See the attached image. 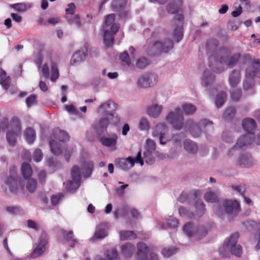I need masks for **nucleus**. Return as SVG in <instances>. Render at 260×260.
<instances>
[{
    "mask_svg": "<svg viewBox=\"0 0 260 260\" xmlns=\"http://www.w3.org/2000/svg\"><path fill=\"white\" fill-rule=\"evenodd\" d=\"M115 20V15L114 14H110L105 16V24L103 25V29H107V27L112 25Z\"/></svg>",
    "mask_w": 260,
    "mask_h": 260,
    "instance_id": "obj_54",
    "label": "nucleus"
},
{
    "mask_svg": "<svg viewBox=\"0 0 260 260\" xmlns=\"http://www.w3.org/2000/svg\"><path fill=\"white\" fill-rule=\"evenodd\" d=\"M182 0H171L167 7L169 13L174 14L177 12L182 5Z\"/></svg>",
    "mask_w": 260,
    "mask_h": 260,
    "instance_id": "obj_27",
    "label": "nucleus"
},
{
    "mask_svg": "<svg viewBox=\"0 0 260 260\" xmlns=\"http://www.w3.org/2000/svg\"><path fill=\"white\" fill-rule=\"evenodd\" d=\"M104 43L106 47H111L113 44L114 36L109 29H104Z\"/></svg>",
    "mask_w": 260,
    "mask_h": 260,
    "instance_id": "obj_35",
    "label": "nucleus"
},
{
    "mask_svg": "<svg viewBox=\"0 0 260 260\" xmlns=\"http://www.w3.org/2000/svg\"><path fill=\"white\" fill-rule=\"evenodd\" d=\"M71 174L72 180L63 183V185L67 190L73 191L78 189L80 185L81 175L80 168L77 166H73Z\"/></svg>",
    "mask_w": 260,
    "mask_h": 260,
    "instance_id": "obj_8",
    "label": "nucleus"
},
{
    "mask_svg": "<svg viewBox=\"0 0 260 260\" xmlns=\"http://www.w3.org/2000/svg\"><path fill=\"white\" fill-rule=\"evenodd\" d=\"M204 198L207 202L211 203L216 202L218 200L217 192H214L209 190L205 193Z\"/></svg>",
    "mask_w": 260,
    "mask_h": 260,
    "instance_id": "obj_43",
    "label": "nucleus"
},
{
    "mask_svg": "<svg viewBox=\"0 0 260 260\" xmlns=\"http://www.w3.org/2000/svg\"><path fill=\"white\" fill-rule=\"evenodd\" d=\"M213 122L207 119H203L198 123H195L192 119L187 120L185 123V128L189 129L191 135L194 138L199 137L202 133V127L210 125L213 129Z\"/></svg>",
    "mask_w": 260,
    "mask_h": 260,
    "instance_id": "obj_3",
    "label": "nucleus"
},
{
    "mask_svg": "<svg viewBox=\"0 0 260 260\" xmlns=\"http://www.w3.org/2000/svg\"><path fill=\"white\" fill-rule=\"evenodd\" d=\"M139 163L141 166L144 164L143 161L141 158V153L139 151L135 159L131 157H128L126 158H120L116 160V167L123 170H127L132 168L135 163Z\"/></svg>",
    "mask_w": 260,
    "mask_h": 260,
    "instance_id": "obj_10",
    "label": "nucleus"
},
{
    "mask_svg": "<svg viewBox=\"0 0 260 260\" xmlns=\"http://www.w3.org/2000/svg\"><path fill=\"white\" fill-rule=\"evenodd\" d=\"M166 120L176 130L181 129L184 124L183 112L180 108L170 112L166 117Z\"/></svg>",
    "mask_w": 260,
    "mask_h": 260,
    "instance_id": "obj_5",
    "label": "nucleus"
},
{
    "mask_svg": "<svg viewBox=\"0 0 260 260\" xmlns=\"http://www.w3.org/2000/svg\"><path fill=\"white\" fill-rule=\"evenodd\" d=\"M153 152L145 151L144 153L143 159L148 165H151L154 161V157L153 156Z\"/></svg>",
    "mask_w": 260,
    "mask_h": 260,
    "instance_id": "obj_56",
    "label": "nucleus"
},
{
    "mask_svg": "<svg viewBox=\"0 0 260 260\" xmlns=\"http://www.w3.org/2000/svg\"><path fill=\"white\" fill-rule=\"evenodd\" d=\"M168 132L167 125L164 123L157 124L153 129L152 136L154 137L159 138V143L161 145H165L166 141H163V139H166V135Z\"/></svg>",
    "mask_w": 260,
    "mask_h": 260,
    "instance_id": "obj_17",
    "label": "nucleus"
},
{
    "mask_svg": "<svg viewBox=\"0 0 260 260\" xmlns=\"http://www.w3.org/2000/svg\"><path fill=\"white\" fill-rule=\"evenodd\" d=\"M182 109L186 115L192 114L197 110L196 107L191 104H187L182 105Z\"/></svg>",
    "mask_w": 260,
    "mask_h": 260,
    "instance_id": "obj_47",
    "label": "nucleus"
},
{
    "mask_svg": "<svg viewBox=\"0 0 260 260\" xmlns=\"http://www.w3.org/2000/svg\"><path fill=\"white\" fill-rule=\"evenodd\" d=\"M116 108V104L111 101H108L100 106L99 112L103 114V116L111 118L112 123L116 124L120 121V118L114 112Z\"/></svg>",
    "mask_w": 260,
    "mask_h": 260,
    "instance_id": "obj_4",
    "label": "nucleus"
},
{
    "mask_svg": "<svg viewBox=\"0 0 260 260\" xmlns=\"http://www.w3.org/2000/svg\"><path fill=\"white\" fill-rule=\"evenodd\" d=\"M252 141L255 142L257 145H260V136L257 138H254L252 133H247L240 137L236 144L234 147L229 151L228 154L229 156L233 155L232 152L238 148H244L245 147L250 145Z\"/></svg>",
    "mask_w": 260,
    "mask_h": 260,
    "instance_id": "obj_7",
    "label": "nucleus"
},
{
    "mask_svg": "<svg viewBox=\"0 0 260 260\" xmlns=\"http://www.w3.org/2000/svg\"><path fill=\"white\" fill-rule=\"evenodd\" d=\"M163 107L157 104H152L148 106L147 113L150 116L156 118L158 117L162 110Z\"/></svg>",
    "mask_w": 260,
    "mask_h": 260,
    "instance_id": "obj_23",
    "label": "nucleus"
},
{
    "mask_svg": "<svg viewBox=\"0 0 260 260\" xmlns=\"http://www.w3.org/2000/svg\"><path fill=\"white\" fill-rule=\"evenodd\" d=\"M136 238V235L133 231H122L119 233V238L120 240H132Z\"/></svg>",
    "mask_w": 260,
    "mask_h": 260,
    "instance_id": "obj_41",
    "label": "nucleus"
},
{
    "mask_svg": "<svg viewBox=\"0 0 260 260\" xmlns=\"http://www.w3.org/2000/svg\"><path fill=\"white\" fill-rule=\"evenodd\" d=\"M108 225L102 223L97 226L93 238L94 239H103L107 236Z\"/></svg>",
    "mask_w": 260,
    "mask_h": 260,
    "instance_id": "obj_25",
    "label": "nucleus"
},
{
    "mask_svg": "<svg viewBox=\"0 0 260 260\" xmlns=\"http://www.w3.org/2000/svg\"><path fill=\"white\" fill-rule=\"evenodd\" d=\"M226 98V94L224 91H220L217 94L215 99V104L218 108H220L223 104Z\"/></svg>",
    "mask_w": 260,
    "mask_h": 260,
    "instance_id": "obj_44",
    "label": "nucleus"
},
{
    "mask_svg": "<svg viewBox=\"0 0 260 260\" xmlns=\"http://www.w3.org/2000/svg\"><path fill=\"white\" fill-rule=\"evenodd\" d=\"M11 7L16 10L22 12L26 10V5L24 3H17L11 5Z\"/></svg>",
    "mask_w": 260,
    "mask_h": 260,
    "instance_id": "obj_64",
    "label": "nucleus"
},
{
    "mask_svg": "<svg viewBox=\"0 0 260 260\" xmlns=\"http://www.w3.org/2000/svg\"><path fill=\"white\" fill-rule=\"evenodd\" d=\"M11 131L7 132L6 138L8 142L11 145H14L16 137L21 134V127L18 118L13 117L10 122Z\"/></svg>",
    "mask_w": 260,
    "mask_h": 260,
    "instance_id": "obj_9",
    "label": "nucleus"
},
{
    "mask_svg": "<svg viewBox=\"0 0 260 260\" xmlns=\"http://www.w3.org/2000/svg\"><path fill=\"white\" fill-rule=\"evenodd\" d=\"M5 183L9 186L11 192L16 193L19 185H21L20 179L17 175L16 169L13 166L10 168V176L5 181Z\"/></svg>",
    "mask_w": 260,
    "mask_h": 260,
    "instance_id": "obj_11",
    "label": "nucleus"
},
{
    "mask_svg": "<svg viewBox=\"0 0 260 260\" xmlns=\"http://www.w3.org/2000/svg\"><path fill=\"white\" fill-rule=\"evenodd\" d=\"M231 97L233 101H238L241 97L242 91L240 88L233 87L230 91Z\"/></svg>",
    "mask_w": 260,
    "mask_h": 260,
    "instance_id": "obj_46",
    "label": "nucleus"
},
{
    "mask_svg": "<svg viewBox=\"0 0 260 260\" xmlns=\"http://www.w3.org/2000/svg\"><path fill=\"white\" fill-rule=\"evenodd\" d=\"M50 149L52 153L58 155L63 153L62 146L54 140H51L49 142Z\"/></svg>",
    "mask_w": 260,
    "mask_h": 260,
    "instance_id": "obj_32",
    "label": "nucleus"
},
{
    "mask_svg": "<svg viewBox=\"0 0 260 260\" xmlns=\"http://www.w3.org/2000/svg\"><path fill=\"white\" fill-rule=\"evenodd\" d=\"M37 187V181L34 179H29L26 183V188L30 193L35 191Z\"/></svg>",
    "mask_w": 260,
    "mask_h": 260,
    "instance_id": "obj_49",
    "label": "nucleus"
},
{
    "mask_svg": "<svg viewBox=\"0 0 260 260\" xmlns=\"http://www.w3.org/2000/svg\"><path fill=\"white\" fill-rule=\"evenodd\" d=\"M246 73L250 78H260V59H252L251 65L247 68Z\"/></svg>",
    "mask_w": 260,
    "mask_h": 260,
    "instance_id": "obj_19",
    "label": "nucleus"
},
{
    "mask_svg": "<svg viewBox=\"0 0 260 260\" xmlns=\"http://www.w3.org/2000/svg\"><path fill=\"white\" fill-rule=\"evenodd\" d=\"M43 158V153L41 149L37 148L34 151L33 154V159L36 162L40 161Z\"/></svg>",
    "mask_w": 260,
    "mask_h": 260,
    "instance_id": "obj_60",
    "label": "nucleus"
},
{
    "mask_svg": "<svg viewBox=\"0 0 260 260\" xmlns=\"http://www.w3.org/2000/svg\"><path fill=\"white\" fill-rule=\"evenodd\" d=\"M167 48V47H162L159 43V41H154L148 46L146 51L149 55L158 56L162 52L167 53L168 51Z\"/></svg>",
    "mask_w": 260,
    "mask_h": 260,
    "instance_id": "obj_18",
    "label": "nucleus"
},
{
    "mask_svg": "<svg viewBox=\"0 0 260 260\" xmlns=\"http://www.w3.org/2000/svg\"><path fill=\"white\" fill-rule=\"evenodd\" d=\"M235 112L234 108L229 107L225 110L222 118L225 120H230L234 116Z\"/></svg>",
    "mask_w": 260,
    "mask_h": 260,
    "instance_id": "obj_48",
    "label": "nucleus"
},
{
    "mask_svg": "<svg viewBox=\"0 0 260 260\" xmlns=\"http://www.w3.org/2000/svg\"><path fill=\"white\" fill-rule=\"evenodd\" d=\"M254 78H250L247 77L246 74L245 75V79L243 81V89L245 90H248L251 88L253 85V79Z\"/></svg>",
    "mask_w": 260,
    "mask_h": 260,
    "instance_id": "obj_53",
    "label": "nucleus"
},
{
    "mask_svg": "<svg viewBox=\"0 0 260 260\" xmlns=\"http://www.w3.org/2000/svg\"><path fill=\"white\" fill-rule=\"evenodd\" d=\"M177 249L174 247L165 248L161 251V253L165 257H169L176 253Z\"/></svg>",
    "mask_w": 260,
    "mask_h": 260,
    "instance_id": "obj_57",
    "label": "nucleus"
},
{
    "mask_svg": "<svg viewBox=\"0 0 260 260\" xmlns=\"http://www.w3.org/2000/svg\"><path fill=\"white\" fill-rule=\"evenodd\" d=\"M159 43L162 45V47H167V53H168L169 51L173 47V42L170 39H166L163 42L159 41Z\"/></svg>",
    "mask_w": 260,
    "mask_h": 260,
    "instance_id": "obj_63",
    "label": "nucleus"
},
{
    "mask_svg": "<svg viewBox=\"0 0 260 260\" xmlns=\"http://www.w3.org/2000/svg\"><path fill=\"white\" fill-rule=\"evenodd\" d=\"M222 207L229 218L235 216L240 211V204L236 200H225L222 202Z\"/></svg>",
    "mask_w": 260,
    "mask_h": 260,
    "instance_id": "obj_12",
    "label": "nucleus"
},
{
    "mask_svg": "<svg viewBox=\"0 0 260 260\" xmlns=\"http://www.w3.org/2000/svg\"><path fill=\"white\" fill-rule=\"evenodd\" d=\"M24 136L26 140L29 144L33 143L36 139V133L31 127H28L26 129L24 132Z\"/></svg>",
    "mask_w": 260,
    "mask_h": 260,
    "instance_id": "obj_40",
    "label": "nucleus"
},
{
    "mask_svg": "<svg viewBox=\"0 0 260 260\" xmlns=\"http://www.w3.org/2000/svg\"><path fill=\"white\" fill-rule=\"evenodd\" d=\"M6 211L10 214L16 215L23 212L22 209L19 206H7Z\"/></svg>",
    "mask_w": 260,
    "mask_h": 260,
    "instance_id": "obj_52",
    "label": "nucleus"
},
{
    "mask_svg": "<svg viewBox=\"0 0 260 260\" xmlns=\"http://www.w3.org/2000/svg\"><path fill=\"white\" fill-rule=\"evenodd\" d=\"M157 82V76L153 73H146L141 75L137 81L139 88H145L153 86Z\"/></svg>",
    "mask_w": 260,
    "mask_h": 260,
    "instance_id": "obj_13",
    "label": "nucleus"
},
{
    "mask_svg": "<svg viewBox=\"0 0 260 260\" xmlns=\"http://www.w3.org/2000/svg\"><path fill=\"white\" fill-rule=\"evenodd\" d=\"M137 257L139 260H148V254L151 252L146 244L141 242L138 244Z\"/></svg>",
    "mask_w": 260,
    "mask_h": 260,
    "instance_id": "obj_21",
    "label": "nucleus"
},
{
    "mask_svg": "<svg viewBox=\"0 0 260 260\" xmlns=\"http://www.w3.org/2000/svg\"><path fill=\"white\" fill-rule=\"evenodd\" d=\"M218 45V41L211 39L209 40L206 43V49L208 54H210V59H211L213 53L215 51Z\"/></svg>",
    "mask_w": 260,
    "mask_h": 260,
    "instance_id": "obj_31",
    "label": "nucleus"
},
{
    "mask_svg": "<svg viewBox=\"0 0 260 260\" xmlns=\"http://www.w3.org/2000/svg\"><path fill=\"white\" fill-rule=\"evenodd\" d=\"M155 148H156V144L155 142L151 140L150 139H148L146 141V150L147 151L152 152L154 154L157 153L158 152L155 151Z\"/></svg>",
    "mask_w": 260,
    "mask_h": 260,
    "instance_id": "obj_55",
    "label": "nucleus"
},
{
    "mask_svg": "<svg viewBox=\"0 0 260 260\" xmlns=\"http://www.w3.org/2000/svg\"><path fill=\"white\" fill-rule=\"evenodd\" d=\"M21 173L25 179H27L31 176V167L27 163L23 162L21 165Z\"/></svg>",
    "mask_w": 260,
    "mask_h": 260,
    "instance_id": "obj_42",
    "label": "nucleus"
},
{
    "mask_svg": "<svg viewBox=\"0 0 260 260\" xmlns=\"http://www.w3.org/2000/svg\"><path fill=\"white\" fill-rule=\"evenodd\" d=\"M215 79L214 75L209 71L206 70L204 71L202 77V84L207 86L213 83Z\"/></svg>",
    "mask_w": 260,
    "mask_h": 260,
    "instance_id": "obj_33",
    "label": "nucleus"
},
{
    "mask_svg": "<svg viewBox=\"0 0 260 260\" xmlns=\"http://www.w3.org/2000/svg\"><path fill=\"white\" fill-rule=\"evenodd\" d=\"M196 215L199 217L202 216L205 212V205L201 200H197L195 203Z\"/></svg>",
    "mask_w": 260,
    "mask_h": 260,
    "instance_id": "obj_37",
    "label": "nucleus"
},
{
    "mask_svg": "<svg viewBox=\"0 0 260 260\" xmlns=\"http://www.w3.org/2000/svg\"><path fill=\"white\" fill-rule=\"evenodd\" d=\"M135 246L130 243H127L121 247V252L126 257H131L135 251Z\"/></svg>",
    "mask_w": 260,
    "mask_h": 260,
    "instance_id": "obj_36",
    "label": "nucleus"
},
{
    "mask_svg": "<svg viewBox=\"0 0 260 260\" xmlns=\"http://www.w3.org/2000/svg\"><path fill=\"white\" fill-rule=\"evenodd\" d=\"M86 54L85 51L79 50L76 52L72 56L71 60V63L73 65L79 63L85 60Z\"/></svg>",
    "mask_w": 260,
    "mask_h": 260,
    "instance_id": "obj_29",
    "label": "nucleus"
},
{
    "mask_svg": "<svg viewBox=\"0 0 260 260\" xmlns=\"http://www.w3.org/2000/svg\"><path fill=\"white\" fill-rule=\"evenodd\" d=\"M107 255L108 260L116 259L118 256V253L115 249H111L107 251Z\"/></svg>",
    "mask_w": 260,
    "mask_h": 260,
    "instance_id": "obj_59",
    "label": "nucleus"
},
{
    "mask_svg": "<svg viewBox=\"0 0 260 260\" xmlns=\"http://www.w3.org/2000/svg\"><path fill=\"white\" fill-rule=\"evenodd\" d=\"M220 56L217 58L220 63H223L229 67H234L237 63L241 57L239 53L230 55L229 51L225 48H221L219 50Z\"/></svg>",
    "mask_w": 260,
    "mask_h": 260,
    "instance_id": "obj_6",
    "label": "nucleus"
},
{
    "mask_svg": "<svg viewBox=\"0 0 260 260\" xmlns=\"http://www.w3.org/2000/svg\"><path fill=\"white\" fill-rule=\"evenodd\" d=\"M237 165L241 167L248 168L254 165V161L251 155L248 153L242 154L237 160Z\"/></svg>",
    "mask_w": 260,
    "mask_h": 260,
    "instance_id": "obj_20",
    "label": "nucleus"
},
{
    "mask_svg": "<svg viewBox=\"0 0 260 260\" xmlns=\"http://www.w3.org/2000/svg\"><path fill=\"white\" fill-rule=\"evenodd\" d=\"M184 148L190 154H194L198 151V146L196 143L190 140L184 142Z\"/></svg>",
    "mask_w": 260,
    "mask_h": 260,
    "instance_id": "obj_34",
    "label": "nucleus"
},
{
    "mask_svg": "<svg viewBox=\"0 0 260 260\" xmlns=\"http://www.w3.org/2000/svg\"><path fill=\"white\" fill-rule=\"evenodd\" d=\"M125 5V0H114L111 4V8L115 12H120L123 10Z\"/></svg>",
    "mask_w": 260,
    "mask_h": 260,
    "instance_id": "obj_39",
    "label": "nucleus"
},
{
    "mask_svg": "<svg viewBox=\"0 0 260 260\" xmlns=\"http://www.w3.org/2000/svg\"><path fill=\"white\" fill-rule=\"evenodd\" d=\"M117 136L116 135H113L111 138L106 137L105 136H101L100 141L102 144L106 147L115 146L116 144Z\"/></svg>",
    "mask_w": 260,
    "mask_h": 260,
    "instance_id": "obj_28",
    "label": "nucleus"
},
{
    "mask_svg": "<svg viewBox=\"0 0 260 260\" xmlns=\"http://www.w3.org/2000/svg\"><path fill=\"white\" fill-rule=\"evenodd\" d=\"M149 127V123L148 120L144 117L141 118L139 121V128L141 130H148Z\"/></svg>",
    "mask_w": 260,
    "mask_h": 260,
    "instance_id": "obj_58",
    "label": "nucleus"
},
{
    "mask_svg": "<svg viewBox=\"0 0 260 260\" xmlns=\"http://www.w3.org/2000/svg\"><path fill=\"white\" fill-rule=\"evenodd\" d=\"M47 244V236L46 234H42L39 239V243L31 254V258H37L41 256L45 251Z\"/></svg>",
    "mask_w": 260,
    "mask_h": 260,
    "instance_id": "obj_16",
    "label": "nucleus"
},
{
    "mask_svg": "<svg viewBox=\"0 0 260 260\" xmlns=\"http://www.w3.org/2000/svg\"><path fill=\"white\" fill-rule=\"evenodd\" d=\"M208 230L209 225L198 226L190 222L185 224L183 228L184 233L188 237H194L196 240H200L205 237Z\"/></svg>",
    "mask_w": 260,
    "mask_h": 260,
    "instance_id": "obj_2",
    "label": "nucleus"
},
{
    "mask_svg": "<svg viewBox=\"0 0 260 260\" xmlns=\"http://www.w3.org/2000/svg\"><path fill=\"white\" fill-rule=\"evenodd\" d=\"M185 135L182 133L174 134L172 136V140L176 144H180L181 140L184 138Z\"/></svg>",
    "mask_w": 260,
    "mask_h": 260,
    "instance_id": "obj_62",
    "label": "nucleus"
},
{
    "mask_svg": "<svg viewBox=\"0 0 260 260\" xmlns=\"http://www.w3.org/2000/svg\"><path fill=\"white\" fill-rule=\"evenodd\" d=\"M241 72L239 70H234L229 76V84L232 87H236L241 81Z\"/></svg>",
    "mask_w": 260,
    "mask_h": 260,
    "instance_id": "obj_22",
    "label": "nucleus"
},
{
    "mask_svg": "<svg viewBox=\"0 0 260 260\" xmlns=\"http://www.w3.org/2000/svg\"><path fill=\"white\" fill-rule=\"evenodd\" d=\"M147 59L145 57L139 58L136 62L137 67L140 69L144 68L148 64Z\"/></svg>",
    "mask_w": 260,
    "mask_h": 260,
    "instance_id": "obj_61",
    "label": "nucleus"
},
{
    "mask_svg": "<svg viewBox=\"0 0 260 260\" xmlns=\"http://www.w3.org/2000/svg\"><path fill=\"white\" fill-rule=\"evenodd\" d=\"M111 119V118L103 116L93 124L92 127L99 137L103 136L106 132L109 123H112Z\"/></svg>",
    "mask_w": 260,
    "mask_h": 260,
    "instance_id": "obj_15",
    "label": "nucleus"
},
{
    "mask_svg": "<svg viewBox=\"0 0 260 260\" xmlns=\"http://www.w3.org/2000/svg\"><path fill=\"white\" fill-rule=\"evenodd\" d=\"M0 84L5 89H7L10 84V78L7 76L6 72L0 69Z\"/></svg>",
    "mask_w": 260,
    "mask_h": 260,
    "instance_id": "obj_38",
    "label": "nucleus"
},
{
    "mask_svg": "<svg viewBox=\"0 0 260 260\" xmlns=\"http://www.w3.org/2000/svg\"><path fill=\"white\" fill-rule=\"evenodd\" d=\"M59 76V71L57 66L54 62L51 63V75L50 79L52 82H55Z\"/></svg>",
    "mask_w": 260,
    "mask_h": 260,
    "instance_id": "obj_45",
    "label": "nucleus"
},
{
    "mask_svg": "<svg viewBox=\"0 0 260 260\" xmlns=\"http://www.w3.org/2000/svg\"><path fill=\"white\" fill-rule=\"evenodd\" d=\"M53 135L54 138L60 142H65L69 140L68 134L64 131L55 128L53 131Z\"/></svg>",
    "mask_w": 260,
    "mask_h": 260,
    "instance_id": "obj_26",
    "label": "nucleus"
},
{
    "mask_svg": "<svg viewBox=\"0 0 260 260\" xmlns=\"http://www.w3.org/2000/svg\"><path fill=\"white\" fill-rule=\"evenodd\" d=\"M238 233H235L231 235L227 243L222 247L219 249V252L222 256H225L227 252H231L238 257H240L242 254V247L240 245L237 244L239 238Z\"/></svg>",
    "mask_w": 260,
    "mask_h": 260,
    "instance_id": "obj_1",
    "label": "nucleus"
},
{
    "mask_svg": "<svg viewBox=\"0 0 260 260\" xmlns=\"http://www.w3.org/2000/svg\"><path fill=\"white\" fill-rule=\"evenodd\" d=\"M93 168V164L91 161H84L82 165V174L84 177L90 176Z\"/></svg>",
    "mask_w": 260,
    "mask_h": 260,
    "instance_id": "obj_30",
    "label": "nucleus"
},
{
    "mask_svg": "<svg viewBox=\"0 0 260 260\" xmlns=\"http://www.w3.org/2000/svg\"><path fill=\"white\" fill-rule=\"evenodd\" d=\"M67 21L70 25L75 24L78 28L81 26V22L80 20L79 16L78 14L75 15L73 18L67 17Z\"/></svg>",
    "mask_w": 260,
    "mask_h": 260,
    "instance_id": "obj_51",
    "label": "nucleus"
},
{
    "mask_svg": "<svg viewBox=\"0 0 260 260\" xmlns=\"http://www.w3.org/2000/svg\"><path fill=\"white\" fill-rule=\"evenodd\" d=\"M180 215L183 217L188 219H192L194 217V214L192 212H189L185 207H180L178 209Z\"/></svg>",
    "mask_w": 260,
    "mask_h": 260,
    "instance_id": "obj_50",
    "label": "nucleus"
},
{
    "mask_svg": "<svg viewBox=\"0 0 260 260\" xmlns=\"http://www.w3.org/2000/svg\"><path fill=\"white\" fill-rule=\"evenodd\" d=\"M242 126L247 133H252L253 136L254 134L253 131L256 128V124L255 121L250 118H246L242 121Z\"/></svg>",
    "mask_w": 260,
    "mask_h": 260,
    "instance_id": "obj_24",
    "label": "nucleus"
},
{
    "mask_svg": "<svg viewBox=\"0 0 260 260\" xmlns=\"http://www.w3.org/2000/svg\"><path fill=\"white\" fill-rule=\"evenodd\" d=\"M184 17L182 14L176 15L173 20V25L175 26L173 31V37L177 42H179L183 38V21Z\"/></svg>",
    "mask_w": 260,
    "mask_h": 260,
    "instance_id": "obj_14",
    "label": "nucleus"
}]
</instances>
